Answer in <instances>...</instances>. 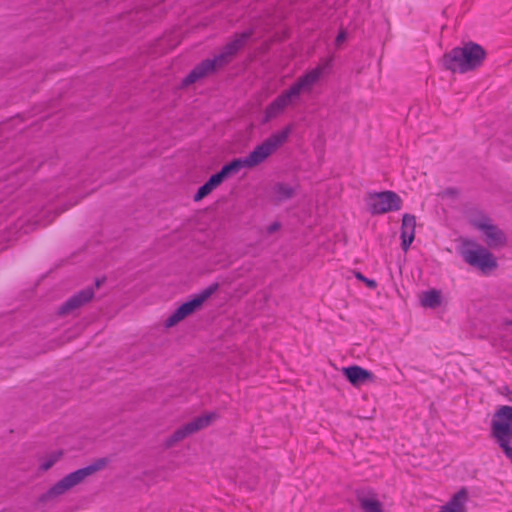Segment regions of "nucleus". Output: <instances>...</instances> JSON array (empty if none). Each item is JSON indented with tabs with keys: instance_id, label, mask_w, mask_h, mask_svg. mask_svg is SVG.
<instances>
[{
	"instance_id": "12",
	"label": "nucleus",
	"mask_w": 512,
	"mask_h": 512,
	"mask_svg": "<svg viewBox=\"0 0 512 512\" xmlns=\"http://www.w3.org/2000/svg\"><path fill=\"white\" fill-rule=\"evenodd\" d=\"M332 66V60L328 59L323 64L318 65L312 70L300 76L295 82L302 89L303 92H310L314 84L320 79L326 70Z\"/></svg>"
},
{
	"instance_id": "2",
	"label": "nucleus",
	"mask_w": 512,
	"mask_h": 512,
	"mask_svg": "<svg viewBox=\"0 0 512 512\" xmlns=\"http://www.w3.org/2000/svg\"><path fill=\"white\" fill-rule=\"evenodd\" d=\"M486 56V50L480 44L468 41L446 52L441 62L446 70L453 73H467L481 67Z\"/></svg>"
},
{
	"instance_id": "8",
	"label": "nucleus",
	"mask_w": 512,
	"mask_h": 512,
	"mask_svg": "<svg viewBox=\"0 0 512 512\" xmlns=\"http://www.w3.org/2000/svg\"><path fill=\"white\" fill-rule=\"evenodd\" d=\"M231 60L232 59L222 51L212 59L208 58L202 60L182 79L181 86L188 87L194 84L198 80L213 74L217 69L228 65Z\"/></svg>"
},
{
	"instance_id": "25",
	"label": "nucleus",
	"mask_w": 512,
	"mask_h": 512,
	"mask_svg": "<svg viewBox=\"0 0 512 512\" xmlns=\"http://www.w3.org/2000/svg\"><path fill=\"white\" fill-rule=\"evenodd\" d=\"M230 43L234 47V49L236 50L237 53L246 45L235 34L233 35V39L230 41Z\"/></svg>"
},
{
	"instance_id": "1",
	"label": "nucleus",
	"mask_w": 512,
	"mask_h": 512,
	"mask_svg": "<svg viewBox=\"0 0 512 512\" xmlns=\"http://www.w3.org/2000/svg\"><path fill=\"white\" fill-rule=\"evenodd\" d=\"M292 132V126L288 125L279 132L273 133L261 144L257 145L244 158H234L224 164L221 169L213 174L222 184L226 179L238 174L243 168H254L263 163L269 156L277 151L288 139Z\"/></svg>"
},
{
	"instance_id": "18",
	"label": "nucleus",
	"mask_w": 512,
	"mask_h": 512,
	"mask_svg": "<svg viewBox=\"0 0 512 512\" xmlns=\"http://www.w3.org/2000/svg\"><path fill=\"white\" fill-rule=\"evenodd\" d=\"M357 500L364 512H384L382 503L376 498H368L357 492Z\"/></svg>"
},
{
	"instance_id": "29",
	"label": "nucleus",
	"mask_w": 512,
	"mask_h": 512,
	"mask_svg": "<svg viewBox=\"0 0 512 512\" xmlns=\"http://www.w3.org/2000/svg\"><path fill=\"white\" fill-rule=\"evenodd\" d=\"M346 39H347V32L345 30H341L335 39L336 46H340Z\"/></svg>"
},
{
	"instance_id": "23",
	"label": "nucleus",
	"mask_w": 512,
	"mask_h": 512,
	"mask_svg": "<svg viewBox=\"0 0 512 512\" xmlns=\"http://www.w3.org/2000/svg\"><path fill=\"white\" fill-rule=\"evenodd\" d=\"M256 29L254 27H251L241 33H235V35L240 38L245 44L248 43V41L252 38V36L255 34Z\"/></svg>"
},
{
	"instance_id": "5",
	"label": "nucleus",
	"mask_w": 512,
	"mask_h": 512,
	"mask_svg": "<svg viewBox=\"0 0 512 512\" xmlns=\"http://www.w3.org/2000/svg\"><path fill=\"white\" fill-rule=\"evenodd\" d=\"M464 244L474 247V249H463L461 251V255L467 264L477 268L484 274H488L498 268L496 257L487 248L472 240H467Z\"/></svg>"
},
{
	"instance_id": "21",
	"label": "nucleus",
	"mask_w": 512,
	"mask_h": 512,
	"mask_svg": "<svg viewBox=\"0 0 512 512\" xmlns=\"http://www.w3.org/2000/svg\"><path fill=\"white\" fill-rule=\"evenodd\" d=\"M302 92V89L298 86L296 82H294L287 90L283 91L279 96L284 100V102L287 105H289L295 99H297Z\"/></svg>"
},
{
	"instance_id": "9",
	"label": "nucleus",
	"mask_w": 512,
	"mask_h": 512,
	"mask_svg": "<svg viewBox=\"0 0 512 512\" xmlns=\"http://www.w3.org/2000/svg\"><path fill=\"white\" fill-rule=\"evenodd\" d=\"M217 418L214 412L204 414L194 418L192 421L176 429L165 441L166 447H173L176 443L184 440L188 436L208 427L212 421Z\"/></svg>"
},
{
	"instance_id": "13",
	"label": "nucleus",
	"mask_w": 512,
	"mask_h": 512,
	"mask_svg": "<svg viewBox=\"0 0 512 512\" xmlns=\"http://www.w3.org/2000/svg\"><path fill=\"white\" fill-rule=\"evenodd\" d=\"M467 499L468 492L462 488L438 512H467L465 508Z\"/></svg>"
},
{
	"instance_id": "17",
	"label": "nucleus",
	"mask_w": 512,
	"mask_h": 512,
	"mask_svg": "<svg viewBox=\"0 0 512 512\" xmlns=\"http://www.w3.org/2000/svg\"><path fill=\"white\" fill-rule=\"evenodd\" d=\"M220 185L221 183L218 181V179L214 175H211L209 179L197 189L193 196V200L195 202L201 201Z\"/></svg>"
},
{
	"instance_id": "28",
	"label": "nucleus",
	"mask_w": 512,
	"mask_h": 512,
	"mask_svg": "<svg viewBox=\"0 0 512 512\" xmlns=\"http://www.w3.org/2000/svg\"><path fill=\"white\" fill-rule=\"evenodd\" d=\"M280 228H281V223L278 221H275L267 227L266 232H267V234L271 235V234L277 232Z\"/></svg>"
},
{
	"instance_id": "24",
	"label": "nucleus",
	"mask_w": 512,
	"mask_h": 512,
	"mask_svg": "<svg viewBox=\"0 0 512 512\" xmlns=\"http://www.w3.org/2000/svg\"><path fill=\"white\" fill-rule=\"evenodd\" d=\"M400 237H401V248L403 251L406 252L410 248L415 237L413 234H407V235L401 234Z\"/></svg>"
},
{
	"instance_id": "6",
	"label": "nucleus",
	"mask_w": 512,
	"mask_h": 512,
	"mask_svg": "<svg viewBox=\"0 0 512 512\" xmlns=\"http://www.w3.org/2000/svg\"><path fill=\"white\" fill-rule=\"evenodd\" d=\"M469 223L475 229L483 232L485 243L491 249H499L507 245L508 238L505 232L497 225L491 223V218L479 211L475 217L469 219Z\"/></svg>"
},
{
	"instance_id": "31",
	"label": "nucleus",
	"mask_w": 512,
	"mask_h": 512,
	"mask_svg": "<svg viewBox=\"0 0 512 512\" xmlns=\"http://www.w3.org/2000/svg\"><path fill=\"white\" fill-rule=\"evenodd\" d=\"M446 194L455 195V194H457V191L453 188H448V189H446Z\"/></svg>"
},
{
	"instance_id": "19",
	"label": "nucleus",
	"mask_w": 512,
	"mask_h": 512,
	"mask_svg": "<svg viewBox=\"0 0 512 512\" xmlns=\"http://www.w3.org/2000/svg\"><path fill=\"white\" fill-rule=\"evenodd\" d=\"M64 455V451L62 449L53 451L47 454L42 458V461L39 465V470L45 472L51 469Z\"/></svg>"
},
{
	"instance_id": "7",
	"label": "nucleus",
	"mask_w": 512,
	"mask_h": 512,
	"mask_svg": "<svg viewBox=\"0 0 512 512\" xmlns=\"http://www.w3.org/2000/svg\"><path fill=\"white\" fill-rule=\"evenodd\" d=\"M366 205L371 215H381L402 208L403 200L394 191L369 192L366 196Z\"/></svg>"
},
{
	"instance_id": "26",
	"label": "nucleus",
	"mask_w": 512,
	"mask_h": 512,
	"mask_svg": "<svg viewBox=\"0 0 512 512\" xmlns=\"http://www.w3.org/2000/svg\"><path fill=\"white\" fill-rule=\"evenodd\" d=\"M230 43L234 47V49L236 50L237 53L246 45L235 34L233 35V39L230 41Z\"/></svg>"
},
{
	"instance_id": "11",
	"label": "nucleus",
	"mask_w": 512,
	"mask_h": 512,
	"mask_svg": "<svg viewBox=\"0 0 512 512\" xmlns=\"http://www.w3.org/2000/svg\"><path fill=\"white\" fill-rule=\"evenodd\" d=\"M342 374L355 387L372 383L376 379V376L371 371L358 365L343 367Z\"/></svg>"
},
{
	"instance_id": "22",
	"label": "nucleus",
	"mask_w": 512,
	"mask_h": 512,
	"mask_svg": "<svg viewBox=\"0 0 512 512\" xmlns=\"http://www.w3.org/2000/svg\"><path fill=\"white\" fill-rule=\"evenodd\" d=\"M354 276L357 280L363 282L369 289H376L378 286L376 280L367 278L359 271H354Z\"/></svg>"
},
{
	"instance_id": "27",
	"label": "nucleus",
	"mask_w": 512,
	"mask_h": 512,
	"mask_svg": "<svg viewBox=\"0 0 512 512\" xmlns=\"http://www.w3.org/2000/svg\"><path fill=\"white\" fill-rule=\"evenodd\" d=\"M221 51L224 52L230 59H233V57L237 54L236 50L230 42L224 45Z\"/></svg>"
},
{
	"instance_id": "20",
	"label": "nucleus",
	"mask_w": 512,
	"mask_h": 512,
	"mask_svg": "<svg viewBox=\"0 0 512 512\" xmlns=\"http://www.w3.org/2000/svg\"><path fill=\"white\" fill-rule=\"evenodd\" d=\"M416 217L413 214L405 213L402 217L401 234H413L415 236Z\"/></svg>"
},
{
	"instance_id": "16",
	"label": "nucleus",
	"mask_w": 512,
	"mask_h": 512,
	"mask_svg": "<svg viewBox=\"0 0 512 512\" xmlns=\"http://www.w3.org/2000/svg\"><path fill=\"white\" fill-rule=\"evenodd\" d=\"M273 192L277 202H284L292 199L296 195V187L284 182H277L273 186Z\"/></svg>"
},
{
	"instance_id": "14",
	"label": "nucleus",
	"mask_w": 512,
	"mask_h": 512,
	"mask_svg": "<svg viewBox=\"0 0 512 512\" xmlns=\"http://www.w3.org/2000/svg\"><path fill=\"white\" fill-rule=\"evenodd\" d=\"M288 105L284 102V100L278 95L269 105H267V107L265 108V111H264V116H263V119H262V123L263 124H266L268 122H270L272 119L276 118L277 116H279L281 113H283V111L285 110V108L287 107Z\"/></svg>"
},
{
	"instance_id": "3",
	"label": "nucleus",
	"mask_w": 512,
	"mask_h": 512,
	"mask_svg": "<svg viewBox=\"0 0 512 512\" xmlns=\"http://www.w3.org/2000/svg\"><path fill=\"white\" fill-rule=\"evenodd\" d=\"M107 464V458H98L88 466L67 474L62 479L57 481L53 486H51L45 493L41 494L38 498V501L40 503H47L63 495L69 489L82 483L88 476H91L92 474L105 468Z\"/></svg>"
},
{
	"instance_id": "4",
	"label": "nucleus",
	"mask_w": 512,
	"mask_h": 512,
	"mask_svg": "<svg viewBox=\"0 0 512 512\" xmlns=\"http://www.w3.org/2000/svg\"><path fill=\"white\" fill-rule=\"evenodd\" d=\"M219 288L217 282L212 283L201 292L191 296L189 300L178 306L174 312L165 320V326L171 328L180 321L193 314L202 307L204 302L209 299Z\"/></svg>"
},
{
	"instance_id": "10",
	"label": "nucleus",
	"mask_w": 512,
	"mask_h": 512,
	"mask_svg": "<svg viewBox=\"0 0 512 512\" xmlns=\"http://www.w3.org/2000/svg\"><path fill=\"white\" fill-rule=\"evenodd\" d=\"M93 297L94 289L92 287L82 289L63 302L58 308L57 314L59 316L69 315L91 301Z\"/></svg>"
},
{
	"instance_id": "15",
	"label": "nucleus",
	"mask_w": 512,
	"mask_h": 512,
	"mask_svg": "<svg viewBox=\"0 0 512 512\" xmlns=\"http://www.w3.org/2000/svg\"><path fill=\"white\" fill-rule=\"evenodd\" d=\"M420 304L425 308L436 309L442 304V293L437 289H430L422 292Z\"/></svg>"
},
{
	"instance_id": "30",
	"label": "nucleus",
	"mask_w": 512,
	"mask_h": 512,
	"mask_svg": "<svg viewBox=\"0 0 512 512\" xmlns=\"http://www.w3.org/2000/svg\"><path fill=\"white\" fill-rule=\"evenodd\" d=\"M106 281V277L96 278L95 279V287L100 288Z\"/></svg>"
}]
</instances>
